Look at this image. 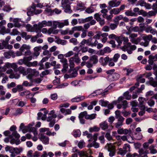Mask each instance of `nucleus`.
Segmentation results:
<instances>
[{"instance_id":"1","label":"nucleus","mask_w":157,"mask_h":157,"mask_svg":"<svg viewBox=\"0 0 157 157\" xmlns=\"http://www.w3.org/2000/svg\"><path fill=\"white\" fill-rule=\"evenodd\" d=\"M123 99V97L120 96L117 100L113 101L111 103L107 101L102 99L99 101L98 103L102 107H107V108H113L114 105H116L117 108H127L129 107L126 101H121Z\"/></svg>"},{"instance_id":"2","label":"nucleus","mask_w":157,"mask_h":157,"mask_svg":"<svg viewBox=\"0 0 157 157\" xmlns=\"http://www.w3.org/2000/svg\"><path fill=\"white\" fill-rule=\"evenodd\" d=\"M40 111L43 112L44 114H43L41 112H39L37 113L38 120L41 119L43 121H45L46 120L48 122H49L52 120H55V119L56 117V115L53 110L51 111L49 113L48 111L46 109H41Z\"/></svg>"},{"instance_id":"3","label":"nucleus","mask_w":157,"mask_h":157,"mask_svg":"<svg viewBox=\"0 0 157 157\" xmlns=\"http://www.w3.org/2000/svg\"><path fill=\"white\" fill-rule=\"evenodd\" d=\"M123 41L124 45L121 48L123 51H127L128 54H131L132 51L136 49V46L135 45H132L131 44L128 42L129 40L128 37L123 36Z\"/></svg>"},{"instance_id":"4","label":"nucleus","mask_w":157,"mask_h":157,"mask_svg":"<svg viewBox=\"0 0 157 157\" xmlns=\"http://www.w3.org/2000/svg\"><path fill=\"white\" fill-rule=\"evenodd\" d=\"M16 127L15 125H13L10 128V130L13 132L11 135L10 136V137L13 138L15 137L16 139H12L10 141V142L12 144H15L16 145H19L20 143V140L19 139L20 137V135L17 133V132L16 131Z\"/></svg>"},{"instance_id":"5","label":"nucleus","mask_w":157,"mask_h":157,"mask_svg":"<svg viewBox=\"0 0 157 157\" xmlns=\"http://www.w3.org/2000/svg\"><path fill=\"white\" fill-rule=\"evenodd\" d=\"M34 122H33L32 124H29L27 126H25L23 123H21L20 126L19 131H22V132L25 133L27 132H32L34 135H36L37 134V131L36 128L33 127L32 126L34 125Z\"/></svg>"},{"instance_id":"6","label":"nucleus","mask_w":157,"mask_h":157,"mask_svg":"<svg viewBox=\"0 0 157 157\" xmlns=\"http://www.w3.org/2000/svg\"><path fill=\"white\" fill-rule=\"evenodd\" d=\"M31 58L30 57L25 56L23 59H19L17 63L20 65L25 64L28 67H35L37 65V62L34 61L33 62H30L31 61Z\"/></svg>"},{"instance_id":"7","label":"nucleus","mask_w":157,"mask_h":157,"mask_svg":"<svg viewBox=\"0 0 157 157\" xmlns=\"http://www.w3.org/2000/svg\"><path fill=\"white\" fill-rule=\"evenodd\" d=\"M98 135V134L97 133H95L93 136L91 134H89L88 135L87 138L89 139L88 141L90 142L93 140L92 143L88 144L87 147H94L95 148H97L99 147V144L96 142L97 140Z\"/></svg>"},{"instance_id":"8","label":"nucleus","mask_w":157,"mask_h":157,"mask_svg":"<svg viewBox=\"0 0 157 157\" xmlns=\"http://www.w3.org/2000/svg\"><path fill=\"white\" fill-rule=\"evenodd\" d=\"M81 60L78 57V53H75L73 56L69 59V62L70 68H73L75 66L74 63L78 64Z\"/></svg>"},{"instance_id":"9","label":"nucleus","mask_w":157,"mask_h":157,"mask_svg":"<svg viewBox=\"0 0 157 157\" xmlns=\"http://www.w3.org/2000/svg\"><path fill=\"white\" fill-rule=\"evenodd\" d=\"M93 39V38H92L90 37L87 40L85 39H83L80 43L79 47H83L85 44L91 47H96L97 43V40H95L94 42H92V41Z\"/></svg>"},{"instance_id":"10","label":"nucleus","mask_w":157,"mask_h":157,"mask_svg":"<svg viewBox=\"0 0 157 157\" xmlns=\"http://www.w3.org/2000/svg\"><path fill=\"white\" fill-rule=\"evenodd\" d=\"M72 2L70 0H62L61 5L62 6L64 9L65 13H71L72 11L71 9L70 5Z\"/></svg>"},{"instance_id":"11","label":"nucleus","mask_w":157,"mask_h":157,"mask_svg":"<svg viewBox=\"0 0 157 157\" xmlns=\"http://www.w3.org/2000/svg\"><path fill=\"white\" fill-rule=\"evenodd\" d=\"M31 47L29 45L26 44H23L20 48L19 50L21 51L23 55L29 56L31 55V52L30 51Z\"/></svg>"},{"instance_id":"12","label":"nucleus","mask_w":157,"mask_h":157,"mask_svg":"<svg viewBox=\"0 0 157 157\" xmlns=\"http://www.w3.org/2000/svg\"><path fill=\"white\" fill-rule=\"evenodd\" d=\"M73 68H70L69 70L68 74H66L64 75L65 78H73L76 77L78 75L77 71L75 69H73Z\"/></svg>"},{"instance_id":"13","label":"nucleus","mask_w":157,"mask_h":157,"mask_svg":"<svg viewBox=\"0 0 157 157\" xmlns=\"http://www.w3.org/2000/svg\"><path fill=\"white\" fill-rule=\"evenodd\" d=\"M41 50V46H39L35 47L34 49V52L31 53V55H29L28 57H30L31 58V60L32 59H35L38 56L40 55V52L39 51Z\"/></svg>"},{"instance_id":"14","label":"nucleus","mask_w":157,"mask_h":157,"mask_svg":"<svg viewBox=\"0 0 157 157\" xmlns=\"http://www.w3.org/2000/svg\"><path fill=\"white\" fill-rule=\"evenodd\" d=\"M120 77V75L116 72L113 74L108 75L107 77V80L109 82H113L117 80Z\"/></svg>"},{"instance_id":"15","label":"nucleus","mask_w":157,"mask_h":157,"mask_svg":"<svg viewBox=\"0 0 157 157\" xmlns=\"http://www.w3.org/2000/svg\"><path fill=\"white\" fill-rule=\"evenodd\" d=\"M6 21L5 20H2L0 22V32L1 33V34L3 35L9 33L10 29H6L4 26L6 24Z\"/></svg>"},{"instance_id":"16","label":"nucleus","mask_w":157,"mask_h":157,"mask_svg":"<svg viewBox=\"0 0 157 157\" xmlns=\"http://www.w3.org/2000/svg\"><path fill=\"white\" fill-rule=\"evenodd\" d=\"M40 140L45 145L48 144L49 143V138L44 133H40L39 135Z\"/></svg>"},{"instance_id":"17","label":"nucleus","mask_w":157,"mask_h":157,"mask_svg":"<svg viewBox=\"0 0 157 157\" xmlns=\"http://www.w3.org/2000/svg\"><path fill=\"white\" fill-rule=\"evenodd\" d=\"M27 71L29 73L27 76L28 79L31 80L33 76L36 75V74H39L38 72L35 69H32L31 68H28L27 69Z\"/></svg>"},{"instance_id":"18","label":"nucleus","mask_w":157,"mask_h":157,"mask_svg":"<svg viewBox=\"0 0 157 157\" xmlns=\"http://www.w3.org/2000/svg\"><path fill=\"white\" fill-rule=\"evenodd\" d=\"M25 28L28 32H38L37 31L38 28L36 24H34L33 26L29 24H27L26 25Z\"/></svg>"},{"instance_id":"19","label":"nucleus","mask_w":157,"mask_h":157,"mask_svg":"<svg viewBox=\"0 0 157 157\" xmlns=\"http://www.w3.org/2000/svg\"><path fill=\"white\" fill-rule=\"evenodd\" d=\"M8 69L6 71V73L8 74H10L9 76V78H15L16 79H18L20 77V75L19 74L17 73H12L13 71L12 69L11 68H8Z\"/></svg>"},{"instance_id":"20","label":"nucleus","mask_w":157,"mask_h":157,"mask_svg":"<svg viewBox=\"0 0 157 157\" xmlns=\"http://www.w3.org/2000/svg\"><path fill=\"white\" fill-rule=\"evenodd\" d=\"M101 13H103L102 16L104 18H105L108 20H110L113 17V15H108L106 13L108 12V10L106 9H103L101 11Z\"/></svg>"},{"instance_id":"21","label":"nucleus","mask_w":157,"mask_h":157,"mask_svg":"<svg viewBox=\"0 0 157 157\" xmlns=\"http://www.w3.org/2000/svg\"><path fill=\"white\" fill-rule=\"evenodd\" d=\"M108 151L109 153V156L112 157L114 155L115 153V149L114 147L112 144H108Z\"/></svg>"},{"instance_id":"22","label":"nucleus","mask_w":157,"mask_h":157,"mask_svg":"<svg viewBox=\"0 0 157 157\" xmlns=\"http://www.w3.org/2000/svg\"><path fill=\"white\" fill-rule=\"evenodd\" d=\"M109 59L108 56H106L105 58L101 57L99 59V62L102 66H105L107 65L109 61Z\"/></svg>"},{"instance_id":"23","label":"nucleus","mask_w":157,"mask_h":157,"mask_svg":"<svg viewBox=\"0 0 157 157\" xmlns=\"http://www.w3.org/2000/svg\"><path fill=\"white\" fill-rule=\"evenodd\" d=\"M14 148L15 147L12 146H7L5 147V150L6 151H9L11 153V157H14L15 156V155L14 154Z\"/></svg>"},{"instance_id":"24","label":"nucleus","mask_w":157,"mask_h":157,"mask_svg":"<svg viewBox=\"0 0 157 157\" xmlns=\"http://www.w3.org/2000/svg\"><path fill=\"white\" fill-rule=\"evenodd\" d=\"M129 38L132 43L137 44V34H131L129 35Z\"/></svg>"},{"instance_id":"25","label":"nucleus","mask_w":157,"mask_h":157,"mask_svg":"<svg viewBox=\"0 0 157 157\" xmlns=\"http://www.w3.org/2000/svg\"><path fill=\"white\" fill-rule=\"evenodd\" d=\"M121 3V2L120 1H117L116 0H113L110 1L108 4L110 7H114L118 6Z\"/></svg>"},{"instance_id":"26","label":"nucleus","mask_w":157,"mask_h":157,"mask_svg":"<svg viewBox=\"0 0 157 157\" xmlns=\"http://www.w3.org/2000/svg\"><path fill=\"white\" fill-rule=\"evenodd\" d=\"M138 4L141 6H144L147 9H150L151 8V5L148 3H147L144 1L141 0L139 1Z\"/></svg>"},{"instance_id":"27","label":"nucleus","mask_w":157,"mask_h":157,"mask_svg":"<svg viewBox=\"0 0 157 157\" xmlns=\"http://www.w3.org/2000/svg\"><path fill=\"white\" fill-rule=\"evenodd\" d=\"M62 61L63 62V68L62 69L61 71L63 73H65L67 71L68 67L67 60V59H64L62 60Z\"/></svg>"},{"instance_id":"28","label":"nucleus","mask_w":157,"mask_h":157,"mask_svg":"<svg viewBox=\"0 0 157 157\" xmlns=\"http://www.w3.org/2000/svg\"><path fill=\"white\" fill-rule=\"evenodd\" d=\"M89 60L93 65H95L98 62V56L96 55L92 56L90 57Z\"/></svg>"},{"instance_id":"29","label":"nucleus","mask_w":157,"mask_h":157,"mask_svg":"<svg viewBox=\"0 0 157 157\" xmlns=\"http://www.w3.org/2000/svg\"><path fill=\"white\" fill-rule=\"evenodd\" d=\"M85 97L84 96H77L71 99L72 102H78L82 101L85 99Z\"/></svg>"},{"instance_id":"30","label":"nucleus","mask_w":157,"mask_h":157,"mask_svg":"<svg viewBox=\"0 0 157 157\" xmlns=\"http://www.w3.org/2000/svg\"><path fill=\"white\" fill-rule=\"evenodd\" d=\"M83 29L82 26H81L74 27L71 29V31L70 32V35L72 34L75 31H82Z\"/></svg>"},{"instance_id":"31","label":"nucleus","mask_w":157,"mask_h":157,"mask_svg":"<svg viewBox=\"0 0 157 157\" xmlns=\"http://www.w3.org/2000/svg\"><path fill=\"white\" fill-rule=\"evenodd\" d=\"M38 30L37 31L40 32L41 30V29L43 27H46V20H44L41 22H39L37 24Z\"/></svg>"},{"instance_id":"32","label":"nucleus","mask_w":157,"mask_h":157,"mask_svg":"<svg viewBox=\"0 0 157 157\" xmlns=\"http://www.w3.org/2000/svg\"><path fill=\"white\" fill-rule=\"evenodd\" d=\"M59 32V30L56 29L55 28L52 27L48 29V34L49 35L52 34H56L58 33Z\"/></svg>"},{"instance_id":"33","label":"nucleus","mask_w":157,"mask_h":157,"mask_svg":"<svg viewBox=\"0 0 157 157\" xmlns=\"http://www.w3.org/2000/svg\"><path fill=\"white\" fill-rule=\"evenodd\" d=\"M79 157H93L92 156H89L88 153L85 151H81L78 152Z\"/></svg>"},{"instance_id":"34","label":"nucleus","mask_w":157,"mask_h":157,"mask_svg":"<svg viewBox=\"0 0 157 157\" xmlns=\"http://www.w3.org/2000/svg\"><path fill=\"white\" fill-rule=\"evenodd\" d=\"M17 71H18L20 74H22L24 75H26L28 74L25 68L22 66H20L19 67H17Z\"/></svg>"},{"instance_id":"35","label":"nucleus","mask_w":157,"mask_h":157,"mask_svg":"<svg viewBox=\"0 0 157 157\" xmlns=\"http://www.w3.org/2000/svg\"><path fill=\"white\" fill-rule=\"evenodd\" d=\"M49 130L50 129L49 128H41L40 129L39 131L41 132L47 131L46 134L48 136H52V132L49 131Z\"/></svg>"},{"instance_id":"36","label":"nucleus","mask_w":157,"mask_h":157,"mask_svg":"<svg viewBox=\"0 0 157 157\" xmlns=\"http://www.w3.org/2000/svg\"><path fill=\"white\" fill-rule=\"evenodd\" d=\"M20 35L22 38L24 39L25 40H27L30 39L32 37L31 35H27V33L25 32H22L21 33H20Z\"/></svg>"},{"instance_id":"37","label":"nucleus","mask_w":157,"mask_h":157,"mask_svg":"<svg viewBox=\"0 0 157 157\" xmlns=\"http://www.w3.org/2000/svg\"><path fill=\"white\" fill-rule=\"evenodd\" d=\"M6 65L9 67V68H12L15 71H17V66L15 63H10L8 62L6 63Z\"/></svg>"},{"instance_id":"38","label":"nucleus","mask_w":157,"mask_h":157,"mask_svg":"<svg viewBox=\"0 0 157 157\" xmlns=\"http://www.w3.org/2000/svg\"><path fill=\"white\" fill-rule=\"evenodd\" d=\"M111 52L110 48L108 47H105L103 49L101 50L100 53L101 55H103L105 53H109Z\"/></svg>"},{"instance_id":"39","label":"nucleus","mask_w":157,"mask_h":157,"mask_svg":"<svg viewBox=\"0 0 157 157\" xmlns=\"http://www.w3.org/2000/svg\"><path fill=\"white\" fill-rule=\"evenodd\" d=\"M125 14L128 16H136L137 15L136 13L133 12L131 9L126 10L125 12Z\"/></svg>"},{"instance_id":"40","label":"nucleus","mask_w":157,"mask_h":157,"mask_svg":"<svg viewBox=\"0 0 157 157\" xmlns=\"http://www.w3.org/2000/svg\"><path fill=\"white\" fill-rule=\"evenodd\" d=\"M129 92L127 91L124 93L123 96H122L123 97V99L121 101H123L124 100H123L124 98L126 100H129L131 98V95L129 94Z\"/></svg>"},{"instance_id":"41","label":"nucleus","mask_w":157,"mask_h":157,"mask_svg":"<svg viewBox=\"0 0 157 157\" xmlns=\"http://www.w3.org/2000/svg\"><path fill=\"white\" fill-rule=\"evenodd\" d=\"M30 94V92L28 90H25L23 92L19 93V95L22 96H26L27 98H29V95Z\"/></svg>"},{"instance_id":"42","label":"nucleus","mask_w":157,"mask_h":157,"mask_svg":"<svg viewBox=\"0 0 157 157\" xmlns=\"http://www.w3.org/2000/svg\"><path fill=\"white\" fill-rule=\"evenodd\" d=\"M97 95H100L101 94L102 96H104L107 94V90H103L102 89H99L95 90Z\"/></svg>"},{"instance_id":"43","label":"nucleus","mask_w":157,"mask_h":157,"mask_svg":"<svg viewBox=\"0 0 157 157\" xmlns=\"http://www.w3.org/2000/svg\"><path fill=\"white\" fill-rule=\"evenodd\" d=\"M69 22L67 20H65L63 22H59L58 27L60 28H62L64 26L68 25Z\"/></svg>"},{"instance_id":"44","label":"nucleus","mask_w":157,"mask_h":157,"mask_svg":"<svg viewBox=\"0 0 157 157\" xmlns=\"http://www.w3.org/2000/svg\"><path fill=\"white\" fill-rule=\"evenodd\" d=\"M60 111L64 115L69 114L71 113V111L70 109H60Z\"/></svg>"},{"instance_id":"45","label":"nucleus","mask_w":157,"mask_h":157,"mask_svg":"<svg viewBox=\"0 0 157 157\" xmlns=\"http://www.w3.org/2000/svg\"><path fill=\"white\" fill-rule=\"evenodd\" d=\"M23 151V148L22 147H15L14 154L15 155V156L17 155L20 154Z\"/></svg>"},{"instance_id":"46","label":"nucleus","mask_w":157,"mask_h":157,"mask_svg":"<svg viewBox=\"0 0 157 157\" xmlns=\"http://www.w3.org/2000/svg\"><path fill=\"white\" fill-rule=\"evenodd\" d=\"M32 7L34 14L36 15L40 14L41 12V10L36 9V5L35 4H33L32 5Z\"/></svg>"},{"instance_id":"47","label":"nucleus","mask_w":157,"mask_h":157,"mask_svg":"<svg viewBox=\"0 0 157 157\" xmlns=\"http://www.w3.org/2000/svg\"><path fill=\"white\" fill-rule=\"evenodd\" d=\"M0 9L4 12H9L12 9L9 5H5L3 6V8L2 9L1 8Z\"/></svg>"},{"instance_id":"48","label":"nucleus","mask_w":157,"mask_h":157,"mask_svg":"<svg viewBox=\"0 0 157 157\" xmlns=\"http://www.w3.org/2000/svg\"><path fill=\"white\" fill-rule=\"evenodd\" d=\"M149 58L148 62L151 65L153 64L154 61L157 60L156 59V57H155V56L150 55L149 56Z\"/></svg>"},{"instance_id":"49","label":"nucleus","mask_w":157,"mask_h":157,"mask_svg":"<svg viewBox=\"0 0 157 157\" xmlns=\"http://www.w3.org/2000/svg\"><path fill=\"white\" fill-rule=\"evenodd\" d=\"M124 70H126V71L127 73H126V75L127 76L129 75L130 74L134 73L135 72L136 73V71L134 72V70L131 68H126L124 69Z\"/></svg>"},{"instance_id":"50","label":"nucleus","mask_w":157,"mask_h":157,"mask_svg":"<svg viewBox=\"0 0 157 157\" xmlns=\"http://www.w3.org/2000/svg\"><path fill=\"white\" fill-rule=\"evenodd\" d=\"M51 70L50 69L46 70L44 71H42L40 74V76L41 78H43L44 76L50 74Z\"/></svg>"},{"instance_id":"51","label":"nucleus","mask_w":157,"mask_h":157,"mask_svg":"<svg viewBox=\"0 0 157 157\" xmlns=\"http://www.w3.org/2000/svg\"><path fill=\"white\" fill-rule=\"evenodd\" d=\"M142 37L144 40L147 41L148 40L150 41L152 39V36L150 34L148 35H143L142 36Z\"/></svg>"},{"instance_id":"52","label":"nucleus","mask_w":157,"mask_h":157,"mask_svg":"<svg viewBox=\"0 0 157 157\" xmlns=\"http://www.w3.org/2000/svg\"><path fill=\"white\" fill-rule=\"evenodd\" d=\"M120 12L119 9L118 8H113L111 10L109 11L110 15H112L114 14H117Z\"/></svg>"},{"instance_id":"53","label":"nucleus","mask_w":157,"mask_h":157,"mask_svg":"<svg viewBox=\"0 0 157 157\" xmlns=\"http://www.w3.org/2000/svg\"><path fill=\"white\" fill-rule=\"evenodd\" d=\"M124 40L123 36H119L116 37V40L118 44V45H121Z\"/></svg>"},{"instance_id":"54","label":"nucleus","mask_w":157,"mask_h":157,"mask_svg":"<svg viewBox=\"0 0 157 157\" xmlns=\"http://www.w3.org/2000/svg\"><path fill=\"white\" fill-rule=\"evenodd\" d=\"M100 126L102 129L104 130H106L108 128V125L106 121H104L102 123Z\"/></svg>"},{"instance_id":"55","label":"nucleus","mask_w":157,"mask_h":157,"mask_svg":"<svg viewBox=\"0 0 157 157\" xmlns=\"http://www.w3.org/2000/svg\"><path fill=\"white\" fill-rule=\"evenodd\" d=\"M20 34V33L18 31L17 29H13L12 31L10 33V34L11 35L15 36L19 35Z\"/></svg>"},{"instance_id":"56","label":"nucleus","mask_w":157,"mask_h":157,"mask_svg":"<svg viewBox=\"0 0 157 157\" xmlns=\"http://www.w3.org/2000/svg\"><path fill=\"white\" fill-rule=\"evenodd\" d=\"M45 9V11L48 14V15H52L53 13V10H52L50 8V6H49L48 7Z\"/></svg>"},{"instance_id":"57","label":"nucleus","mask_w":157,"mask_h":157,"mask_svg":"<svg viewBox=\"0 0 157 157\" xmlns=\"http://www.w3.org/2000/svg\"><path fill=\"white\" fill-rule=\"evenodd\" d=\"M96 114H92L90 115H86L85 117V118L87 119L92 120L94 119L96 117Z\"/></svg>"},{"instance_id":"58","label":"nucleus","mask_w":157,"mask_h":157,"mask_svg":"<svg viewBox=\"0 0 157 157\" xmlns=\"http://www.w3.org/2000/svg\"><path fill=\"white\" fill-rule=\"evenodd\" d=\"M95 8L94 7H91L86 8L85 11L88 13H91L94 11Z\"/></svg>"},{"instance_id":"59","label":"nucleus","mask_w":157,"mask_h":157,"mask_svg":"<svg viewBox=\"0 0 157 157\" xmlns=\"http://www.w3.org/2000/svg\"><path fill=\"white\" fill-rule=\"evenodd\" d=\"M10 109H4L0 110L1 113L2 115H7L10 112Z\"/></svg>"},{"instance_id":"60","label":"nucleus","mask_w":157,"mask_h":157,"mask_svg":"<svg viewBox=\"0 0 157 157\" xmlns=\"http://www.w3.org/2000/svg\"><path fill=\"white\" fill-rule=\"evenodd\" d=\"M81 134V132L78 129L74 130L73 132V135L75 137H79L80 136Z\"/></svg>"},{"instance_id":"61","label":"nucleus","mask_w":157,"mask_h":157,"mask_svg":"<svg viewBox=\"0 0 157 157\" xmlns=\"http://www.w3.org/2000/svg\"><path fill=\"white\" fill-rule=\"evenodd\" d=\"M101 14L99 13H96L94 14V18L97 21H100L101 19Z\"/></svg>"},{"instance_id":"62","label":"nucleus","mask_w":157,"mask_h":157,"mask_svg":"<svg viewBox=\"0 0 157 157\" xmlns=\"http://www.w3.org/2000/svg\"><path fill=\"white\" fill-rule=\"evenodd\" d=\"M149 149L150 150V152L152 154H155L157 152V151L155 149V146L153 145H152L150 146Z\"/></svg>"},{"instance_id":"63","label":"nucleus","mask_w":157,"mask_h":157,"mask_svg":"<svg viewBox=\"0 0 157 157\" xmlns=\"http://www.w3.org/2000/svg\"><path fill=\"white\" fill-rule=\"evenodd\" d=\"M57 43L58 44H60L62 45H65L67 43V41L64 40H61L58 39L56 40Z\"/></svg>"},{"instance_id":"64","label":"nucleus","mask_w":157,"mask_h":157,"mask_svg":"<svg viewBox=\"0 0 157 157\" xmlns=\"http://www.w3.org/2000/svg\"><path fill=\"white\" fill-rule=\"evenodd\" d=\"M130 145L128 144H125L123 147V148L126 151V153L128 151H130Z\"/></svg>"}]
</instances>
